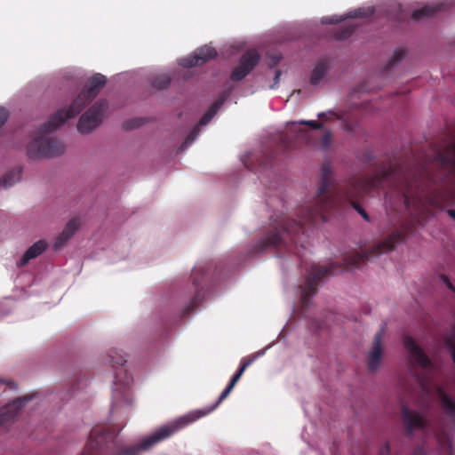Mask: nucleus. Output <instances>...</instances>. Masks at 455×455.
<instances>
[{
  "label": "nucleus",
  "instance_id": "obj_1",
  "mask_svg": "<svg viewBox=\"0 0 455 455\" xmlns=\"http://www.w3.org/2000/svg\"><path fill=\"white\" fill-rule=\"evenodd\" d=\"M332 180V169L330 164L325 163L321 168V186L319 188V196L316 200L315 205L311 209L306 220H325L323 212L331 208L338 201H350L358 197L363 192H366L373 188L378 187L381 183V179L379 175L367 176L362 179H354L346 188L338 192V195L333 197L324 196Z\"/></svg>",
  "mask_w": 455,
  "mask_h": 455
},
{
  "label": "nucleus",
  "instance_id": "obj_2",
  "mask_svg": "<svg viewBox=\"0 0 455 455\" xmlns=\"http://www.w3.org/2000/svg\"><path fill=\"white\" fill-rule=\"evenodd\" d=\"M404 346L410 355V371L417 378L423 391L427 395L437 397L444 411L451 417L455 418V401L447 395L443 387L438 384L428 381L424 376H418L415 372V368H419L424 374H428L434 370V365L428 357L410 337L404 339Z\"/></svg>",
  "mask_w": 455,
  "mask_h": 455
},
{
  "label": "nucleus",
  "instance_id": "obj_3",
  "mask_svg": "<svg viewBox=\"0 0 455 455\" xmlns=\"http://www.w3.org/2000/svg\"><path fill=\"white\" fill-rule=\"evenodd\" d=\"M107 78L102 74L97 73L85 83L83 91L73 100L68 108L57 111L55 114H82V111L99 94L105 86Z\"/></svg>",
  "mask_w": 455,
  "mask_h": 455
},
{
  "label": "nucleus",
  "instance_id": "obj_4",
  "mask_svg": "<svg viewBox=\"0 0 455 455\" xmlns=\"http://www.w3.org/2000/svg\"><path fill=\"white\" fill-rule=\"evenodd\" d=\"M452 197L451 192L431 196L422 189H411L404 194V204L407 207H414L417 212L423 213L428 206L440 207L451 201Z\"/></svg>",
  "mask_w": 455,
  "mask_h": 455
},
{
  "label": "nucleus",
  "instance_id": "obj_5",
  "mask_svg": "<svg viewBox=\"0 0 455 455\" xmlns=\"http://www.w3.org/2000/svg\"><path fill=\"white\" fill-rule=\"evenodd\" d=\"M65 150L62 142L46 136H37L28 143L27 153L31 159H41L61 156Z\"/></svg>",
  "mask_w": 455,
  "mask_h": 455
},
{
  "label": "nucleus",
  "instance_id": "obj_6",
  "mask_svg": "<svg viewBox=\"0 0 455 455\" xmlns=\"http://www.w3.org/2000/svg\"><path fill=\"white\" fill-rule=\"evenodd\" d=\"M321 127L322 124L316 121H301L292 124V129L295 132H306L303 135L306 138L313 136L312 133H317L319 138L317 146L319 148L325 150L331 145V135L328 131H320Z\"/></svg>",
  "mask_w": 455,
  "mask_h": 455
},
{
  "label": "nucleus",
  "instance_id": "obj_7",
  "mask_svg": "<svg viewBox=\"0 0 455 455\" xmlns=\"http://www.w3.org/2000/svg\"><path fill=\"white\" fill-rule=\"evenodd\" d=\"M132 379L125 371H121L115 377L113 388V407H118L123 404L132 403V394L130 391Z\"/></svg>",
  "mask_w": 455,
  "mask_h": 455
},
{
  "label": "nucleus",
  "instance_id": "obj_8",
  "mask_svg": "<svg viewBox=\"0 0 455 455\" xmlns=\"http://www.w3.org/2000/svg\"><path fill=\"white\" fill-rule=\"evenodd\" d=\"M334 266L332 264L313 265L308 273V279L304 287H302L301 297L304 304L314 295L316 285L320 278L327 274H332Z\"/></svg>",
  "mask_w": 455,
  "mask_h": 455
},
{
  "label": "nucleus",
  "instance_id": "obj_9",
  "mask_svg": "<svg viewBox=\"0 0 455 455\" xmlns=\"http://www.w3.org/2000/svg\"><path fill=\"white\" fill-rule=\"evenodd\" d=\"M304 232L303 228L295 221H287L283 227L282 233L273 234L267 237V246H278L282 243L286 244L289 238L292 243L299 242V235Z\"/></svg>",
  "mask_w": 455,
  "mask_h": 455
},
{
  "label": "nucleus",
  "instance_id": "obj_10",
  "mask_svg": "<svg viewBox=\"0 0 455 455\" xmlns=\"http://www.w3.org/2000/svg\"><path fill=\"white\" fill-rule=\"evenodd\" d=\"M260 56L255 50L245 52L240 60L239 65L234 68L230 79L233 82L243 80L258 65Z\"/></svg>",
  "mask_w": 455,
  "mask_h": 455
},
{
  "label": "nucleus",
  "instance_id": "obj_11",
  "mask_svg": "<svg viewBox=\"0 0 455 455\" xmlns=\"http://www.w3.org/2000/svg\"><path fill=\"white\" fill-rule=\"evenodd\" d=\"M216 55L217 52L214 48L204 45L195 51L193 55L181 59L180 65L184 68L202 66L210 60L214 59Z\"/></svg>",
  "mask_w": 455,
  "mask_h": 455
},
{
  "label": "nucleus",
  "instance_id": "obj_12",
  "mask_svg": "<svg viewBox=\"0 0 455 455\" xmlns=\"http://www.w3.org/2000/svg\"><path fill=\"white\" fill-rule=\"evenodd\" d=\"M399 237H400L399 233H394L392 235H390L387 239H385L382 242L376 244L372 248V250L369 255L363 256L361 254H355L353 257H351L349 259V264L356 265V264H358L359 261L363 260L364 257L373 258V257H378L383 253L391 251L395 247V241H397L399 239Z\"/></svg>",
  "mask_w": 455,
  "mask_h": 455
},
{
  "label": "nucleus",
  "instance_id": "obj_13",
  "mask_svg": "<svg viewBox=\"0 0 455 455\" xmlns=\"http://www.w3.org/2000/svg\"><path fill=\"white\" fill-rule=\"evenodd\" d=\"M402 416L407 435L416 429H421L426 424V417L422 412L410 410L405 404L402 405Z\"/></svg>",
  "mask_w": 455,
  "mask_h": 455
},
{
  "label": "nucleus",
  "instance_id": "obj_14",
  "mask_svg": "<svg viewBox=\"0 0 455 455\" xmlns=\"http://www.w3.org/2000/svg\"><path fill=\"white\" fill-rule=\"evenodd\" d=\"M385 334L381 328L375 335L372 347L368 354L367 364L370 371H376L379 368L383 355L382 339Z\"/></svg>",
  "mask_w": 455,
  "mask_h": 455
},
{
  "label": "nucleus",
  "instance_id": "obj_15",
  "mask_svg": "<svg viewBox=\"0 0 455 455\" xmlns=\"http://www.w3.org/2000/svg\"><path fill=\"white\" fill-rule=\"evenodd\" d=\"M101 123V116H79L76 129L81 134H87L99 127Z\"/></svg>",
  "mask_w": 455,
  "mask_h": 455
},
{
  "label": "nucleus",
  "instance_id": "obj_16",
  "mask_svg": "<svg viewBox=\"0 0 455 455\" xmlns=\"http://www.w3.org/2000/svg\"><path fill=\"white\" fill-rule=\"evenodd\" d=\"M26 401V398L17 399L2 408L0 410V425L8 423L10 420L14 419Z\"/></svg>",
  "mask_w": 455,
  "mask_h": 455
},
{
  "label": "nucleus",
  "instance_id": "obj_17",
  "mask_svg": "<svg viewBox=\"0 0 455 455\" xmlns=\"http://www.w3.org/2000/svg\"><path fill=\"white\" fill-rule=\"evenodd\" d=\"M80 227V220L78 218L71 219L63 228L62 232L56 238L54 243L55 248L63 246L76 232Z\"/></svg>",
  "mask_w": 455,
  "mask_h": 455
},
{
  "label": "nucleus",
  "instance_id": "obj_18",
  "mask_svg": "<svg viewBox=\"0 0 455 455\" xmlns=\"http://www.w3.org/2000/svg\"><path fill=\"white\" fill-rule=\"evenodd\" d=\"M47 248V243L44 240H39L31 245L24 253L18 265L22 267L30 259L41 255Z\"/></svg>",
  "mask_w": 455,
  "mask_h": 455
},
{
  "label": "nucleus",
  "instance_id": "obj_19",
  "mask_svg": "<svg viewBox=\"0 0 455 455\" xmlns=\"http://www.w3.org/2000/svg\"><path fill=\"white\" fill-rule=\"evenodd\" d=\"M447 8L446 3H440L432 5H426L420 9L415 10L412 14L411 18L415 20H418L423 17H430L435 15L440 11H443Z\"/></svg>",
  "mask_w": 455,
  "mask_h": 455
},
{
  "label": "nucleus",
  "instance_id": "obj_20",
  "mask_svg": "<svg viewBox=\"0 0 455 455\" xmlns=\"http://www.w3.org/2000/svg\"><path fill=\"white\" fill-rule=\"evenodd\" d=\"M329 69V62L327 60H319L312 73H311V76H310V84L312 85H316L318 84L322 79L324 77L327 70Z\"/></svg>",
  "mask_w": 455,
  "mask_h": 455
},
{
  "label": "nucleus",
  "instance_id": "obj_21",
  "mask_svg": "<svg viewBox=\"0 0 455 455\" xmlns=\"http://www.w3.org/2000/svg\"><path fill=\"white\" fill-rule=\"evenodd\" d=\"M436 160L443 165H451L455 167V142L445 148L443 153L436 156Z\"/></svg>",
  "mask_w": 455,
  "mask_h": 455
},
{
  "label": "nucleus",
  "instance_id": "obj_22",
  "mask_svg": "<svg viewBox=\"0 0 455 455\" xmlns=\"http://www.w3.org/2000/svg\"><path fill=\"white\" fill-rule=\"evenodd\" d=\"M265 354V350L256 352L254 354L250 355L247 357H243L241 360V364L238 371L233 376L235 378V380H239L241 376L243 375L245 369L250 366L257 358Z\"/></svg>",
  "mask_w": 455,
  "mask_h": 455
},
{
  "label": "nucleus",
  "instance_id": "obj_23",
  "mask_svg": "<svg viewBox=\"0 0 455 455\" xmlns=\"http://www.w3.org/2000/svg\"><path fill=\"white\" fill-rule=\"evenodd\" d=\"M77 116H53L52 119L44 127V132H51L59 126L66 124L69 120L74 119Z\"/></svg>",
  "mask_w": 455,
  "mask_h": 455
},
{
  "label": "nucleus",
  "instance_id": "obj_24",
  "mask_svg": "<svg viewBox=\"0 0 455 455\" xmlns=\"http://www.w3.org/2000/svg\"><path fill=\"white\" fill-rule=\"evenodd\" d=\"M439 447H438V454L439 455H453L451 440L450 436L446 435L443 437L439 436L437 439Z\"/></svg>",
  "mask_w": 455,
  "mask_h": 455
},
{
  "label": "nucleus",
  "instance_id": "obj_25",
  "mask_svg": "<svg viewBox=\"0 0 455 455\" xmlns=\"http://www.w3.org/2000/svg\"><path fill=\"white\" fill-rule=\"evenodd\" d=\"M212 116H204L203 118L200 121V124L197 127H196L190 135L187 138V140L184 142V145L181 147V149L186 148L190 144L193 143V141L196 140L197 134L199 133V127L206 125L211 121Z\"/></svg>",
  "mask_w": 455,
  "mask_h": 455
},
{
  "label": "nucleus",
  "instance_id": "obj_26",
  "mask_svg": "<svg viewBox=\"0 0 455 455\" xmlns=\"http://www.w3.org/2000/svg\"><path fill=\"white\" fill-rule=\"evenodd\" d=\"M171 84V77L168 75L162 74L152 79L151 84L154 88L163 90L167 88Z\"/></svg>",
  "mask_w": 455,
  "mask_h": 455
},
{
  "label": "nucleus",
  "instance_id": "obj_27",
  "mask_svg": "<svg viewBox=\"0 0 455 455\" xmlns=\"http://www.w3.org/2000/svg\"><path fill=\"white\" fill-rule=\"evenodd\" d=\"M148 121L144 118L133 116L124 123V129L127 131L138 129L141 127L143 124H145Z\"/></svg>",
  "mask_w": 455,
  "mask_h": 455
},
{
  "label": "nucleus",
  "instance_id": "obj_28",
  "mask_svg": "<svg viewBox=\"0 0 455 455\" xmlns=\"http://www.w3.org/2000/svg\"><path fill=\"white\" fill-rule=\"evenodd\" d=\"M108 110V101L106 100H98L88 111L84 114H104Z\"/></svg>",
  "mask_w": 455,
  "mask_h": 455
},
{
  "label": "nucleus",
  "instance_id": "obj_29",
  "mask_svg": "<svg viewBox=\"0 0 455 455\" xmlns=\"http://www.w3.org/2000/svg\"><path fill=\"white\" fill-rule=\"evenodd\" d=\"M405 56V52L403 49H396L394 52L392 58L388 60L387 64V69H390L392 67L400 62Z\"/></svg>",
  "mask_w": 455,
  "mask_h": 455
},
{
  "label": "nucleus",
  "instance_id": "obj_30",
  "mask_svg": "<svg viewBox=\"0 0 455 455\" xmlns=\"http://www.w3.org/2000/svg\"><path fill=\"white\" fill-rule=\"evenodd\" d=\"M354 31L355 28L352 26L343 28L337 33V38L340 40L346 39L349 37L354 33Z\"/></svg>",
  "mask_w": 455,
  "mask_h": 455
},
{
  "label": "nucleus",
  "instance_id": "obj_31",
  "mask_svg": "<svg viewBox=\"0 0 455 455\" xmlns=\"http://www.w3.org/2000/svg\"><path fill=\"white\" fill-rule=\"evenodd\" d=\"M268 66L270 68L275 67L281 61L282 56L280 54H268Z\"/></svg>",
  "mask_w": 455,
  "mask_h": 455
},
{
  "label": "nucleus",
  "instance_id": "obj_32",
  "mask_svg": "<svg viewBox=\"0 0 455 455\" xmlns=\"http://www.w3.org/2000/svg\"><path fill=\"white\" fill-rule=\"evenodd\" d=\"M221 105H222V100H217L216 102H214L212 105L211 108L205 114H209V115L217 114V112L219 111Z\"/></svg>",
  "mask_w": 455,
  "mask_h": 455
},
{
  "label": "nucleus",
  "instance_id": "obj_33",
  "mask_svg": "<svg viewBox=\"0 0 455 455\" xmlns=\"http://www.w3.org/2000/svg\"><path fill=\"white\" fill-rule=\"evenodd\" d=\"M343 20V19H338L336 16L333 17H324L322 20V22L324 24H336Z\"/></svg>",
  "mask_w": 455,
  "mask_h": 455
},
{
  "label": "nucleus",
  "instance_id": "obj_34",
  "mask_svg": "<svg viewBox=\"0 0 455 455\" xmlns=\"http://www.w3.org/2000/svg\"><path fill=\"white\" fill-rule=\"evenodd\" d=\"M440 280L442 283H443L451 291L455 292V287L452 285V283L450 282L449 278L446 275H441Z\"/></svg>",
  "mask_w": 455,
  "mask_h": 455
},
{
  "label": "nucleus",
  "instance_id": "obj_35",
  "mask_svg": "<svg viewBox=\"0 0 455 455\" xmlns=\"http://www.w3.org/2000/svg\"><path fill=\"white\" fill-rule=\"evenodd\" d=\"M370 91H371V89L368 88L364 84H361L358 85L355 92L352 93L351 98H354L356 93L366 92H370Z\"/></svg>",
  "mask_w": 455,
  "mask_h": 455
},
{
  "label": "nucleus",
  "instance_id": "obj_36",
  "mask_svg": "<svg viewBox=\"0 0 455 455\" xmlns=\"http://www.w3.org/2000/svg\"><path fill=\"white\" fill-rule=\"evenodd\" d=\"M412 455H427V452L426 451L425 448L423 446H418Z\"/></svg>",
  "mask_w": 455,
  "mask_h": 455
},
{
  "label": "nucleus",
  "instance_id": "obj_37",
  "mask_svg": "<svg viewBox=\"0 0 455 455\" xmlns=\"http://www.w3.org/2000/svg\"><path fill=\"white\" fill-rule=\"evenodd\" d=\"M281 75H282V72L280 70L275 71V76L274 78V84L271 86V88H274L275 85H277L279 84V79H280Z\"/></svg>",
  "mask_w": 455,
  "mask_h": 455
},
{
  "label": "nucleus",
  "instance_id": "obj_38",
  "mask_svg": "<svg viewBox=\"0 0 455 455\" xmlns=\"http://www.w3.org/2000/svg\"><path fill=\"white\" fill-rule=\"evenodd\" d=\"M238 380H235V378L232 377L231 380H230V383L228 384V386L226 387L229 392L232 391L233 387H235V383L237 382Z\"/></svg>",
  "mask_w": 455,
  "mask_h": 455
},
{
  "label": "nucleus",
  "instance_id": "obj_39",
  "mask_svg": "<svg viewBox=\"0 0 455 455\" xmlns=\"http://www.w3.org/2000/svg\"><path fill=\"white\" fill-rule=\"evenodd\" d=\"M363 15H364L362 12V10H356L354 12L353 15H348L349 17L351 18H357V17H362Z\"/></svg>",
  "mask_w": 455,
  "mask_h": 455
},
{
  "label": "nucleus",
  "instance_id": "obj_40",
  "mask_svg": "<svg viewBox=\"0 0 455 455\" xmlns=\"http://www.w3.org/2000/svg\"><path fill=\"white\" fill-rule=\"evenodd\" d=\"M380 455H389V447L387 445L382 447Z\"/></svg>",
  "mask_w": 455,
  "mask_h": 455
},
{
  "label": "nucleus",
  "instance_id": "obj_41",
  "mask_svg": "<svg viewBox=\"0 0 455 455\" xmlns=\"http://www.w3.org/2000/svg\"><path fill=\"white\" fill-rule=\"evenodd\" d=\"M7 118L6 116H0V128L4 125V124L6 122Z\"/></svg>",
  "mask_w": 455,
  "mask_h": 455
},
{
  "label": "nucleus",
  "instance_id": "obj_42",
  "mask_svg": "<svg viewBox=\"0 0 455 455\" xmlns=\"http://www.w3.org/2000/svg\"><path fill=\"white\" fill-rule=\"evenodd\" d=\"M448 213L455 220V210H449Z\"/></svg>",
  "mask_w": 455,
  "mask_h": 455
},
{
  "label": "nucleus",
  "instance_id": "obj_43",
  "mask_svg": "<svg viewBox=\"0 0 455 455\" xmlns=\"http://www.w3.org/2000/svg\"><path fill=\"white\" fill-rule=\"evenodd\" d=\"M359 212L364 219H368V216L364 211L359 210Z\"/></svg>",
  "mask_w": 455,
  "mask_h": 455
},
{
  "label": "nucleus",
  "instance_id": "obj_44",
  "mask_svg": "<svg viewBox=\"0 0 455 455\" xmlns=\"http://www.w3.org/2000/svg\"><path fill=\"white\" fill-rule=\"evenodd\" d=\"M0 114H8V111L4 107H0Z\"/></svg>",
  "mask_w": 455,
  "mask_h": 455
},
{
  "label": "nucleus",
  "instance_id": "obj_45",
  "mask_svg": "<svg viewBox=\"0 0 455 455\" xmlns=\"http://www.w3.org/2000/svg\"><path fill=\"white\" fill-rule=\"evenodd\" d=\"M3 183H4V187H7V186H11V185H12V183H13V182H7V180H3Z\"/></svg>",
  "mask_w": 455,
  "mask_h": 455
},
{
  "label": "nucleus",
  "instance_id": "obj_46",
  "mask_svg": "<svg viewBox=\"0 0 455 455\" xmlns=\"http://www.w3.org/2000/svg\"><path fill=\"white\" fill-rule=\"evenodd\" d=\"M361 105H362V107H363V108H365V109L367 108V103H366V101H363V102L361 103Z\"/></svg>",
  "mask_w": 455,
  "mask_h": 455
},
{
  "label": "nucleus",
  "instance_id": "obj_47",
  "mask_svg": "<svg viewBox=\"0 0 455 455\" xmlns=\"http://www.w3.org/2000/svg\"><path fill=\"white\" fill-rule=\"evenodd\" d=\"M320 114H330V115H332V114H336L335 112L330 110L328 112H321Z\"/></svg>",
  "mask_w": 455,
  "mask_h": 455
},
{
  "label": "nucleus",
  "instance_id": "obj_48",
  "mask_svg": "<svg viewBox=\"0 0 455 455\" xmlns=\"http://www.w3.org/2000/svg\"><path fill=\"white\" fill-rule=\"evenodd\" d=\"M124 362V360L122 358V359H120V361L116 362V363L122 364Z\"/></svg>",
  "mask_w": 455,
  "mask_h": 455
}]
</instances>
